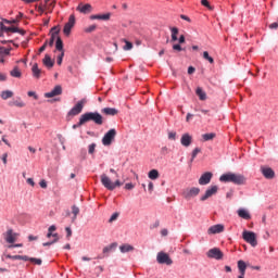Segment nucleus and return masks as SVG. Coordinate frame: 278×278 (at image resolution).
Wrapping results in <instances>:
<instances>
[{"mask_svg":"<svg viewBox=\"0 0 278 278\" xmlns=\"http://www.w3.org/2000/svg\"><path fill=\"white\" fill-rule=\"evenodd\" d=\"M222 184H235V186H244L247 184V177L242 174L226 173L219 177Z\"/></svg>","mask_w":278,"mask_h":278,"instance_id":"f257e3e1","label":"nucleus"},{"mask_svg":"<svg viewBox=\"0 0 278 278\" xmlns=\"http://www.w3.org/2000/svg\"><path fill=\"white\" fill-rule=\"evenodd\" d=\"M90 121L96 125H103V115L99 112H87L80 115V125H86Z\"/></svg>","mask_w":278,"mask_h":278,"instance_id":"f03ea898","label":"nucleus"},{"mask_svg":"<svg viewBox=\"0 0 278 278\" xmlns=\"http://www.w3.org/2000/svg\"><path fill=\"white\" fill-rule=\"evenodd\" d=\"M100 179L102 186L110 191L116 190V188H121V186H123V182H121L118 179L113 182L112 179L105 174H102Z\"/></svg>","mask_w":278,"mask_h":278,"instance_id":"7ed1b4c3","label":"nucleus"},{"mask_svg":"<svg viewBox=\"0 0 278 278\" xmlns=\"http://www.w3.org/2000/svg\"><path fill=\"white\" fill-rule=\"evenodd\" d=\"M88 103V100L86 98H83L80 101H78L67 113V116H77L81 114L84 111V106Z\"/></svg>","mask_w":278,"mask_h":278,"instance_id":"20e7f679","label":"nucleus"},{"mask_svg":"<svg viewBox=\"0 0 278 278\" xmlns=\"http://www.w3.org/2000/svg\"><path fill=\"white\" fill-rule=\"evenodd\" d=\"M242 238L248 244H251V247H257V235H255V232L244 230L242 232Z\"/></svg>","mask_w":278,"mask_h":278,"instance_id":"39448f33","label":"nucleus"},{"mask_svg":"<svg viewBox=\"0 0 278 278\" xmlns=\"http://www.w3.org/2000/svg\"><path fill=\"white\" fill-rule=\"evenodd\" d=\"M201 189L199 187L187 188L182 191V197L186 201H190L194 199V197H199Z\"/></svg>","mask_w":278,"mask_h":278,"instance_id":"423d86ee","label":"nucleus"},{"mask_svg":"<svg viewBox=\"0 0 278 278\" xmlns=\"http://www.w3.org/2000/svg\"><path fill=\"white\" fill-rule=\"evenodd\" d=\"M116 138V129L112 128L102 138V144L104 147H110L112 144V141Z\"/></svg>","mask_w":278,"mask_h":278,"instance_id":"0eeeda50","label":"nucleus"},{"mask_svg":"<svg viewBox=\"0 0 278 278\" xmlns=\"http://www.w3.org/2000/svg\"><path fill=\"white\" fill-rule=\"evenodd\" d=\"M18 232H14L12 228L8 229L4 233V240L8 244H14L18 240Z\"/></svg>","mask_w":278,"mask_h":278,"instance_id":"6e6552de","label":"nucleus"},{"mask_svg":"<svg viewBox=\"0 0 278 278\" xmlns=\"http://www.w3.org/2000/svg\"><path fill=\"white\" fill-rule=\"evenodd\" d=\"M75 23H76L75 15L74 14L70 15L68 22L64 25V28H63L64 36H71V31L75 27Z\"/></svg>","mask_w":278,"mask_h":278,"instance_id":"1a4fd4ad","label":"nucleus"},{"mask_svg":"<svg viewBox=\"0 0 278 278\" xmlns=\"http://www.w3.org/2000/svg\"><path fill=\"white\" fill-rule=\"evenodd\" d=\"M156 262L159 264H166L167 266H170L173 264V260H170V256L164 252H159L156 256Z\"/></svg>","mask_w":278,"mask_h":278,"instance_id":"9d476101","label":"nucleus"},{"mask_svg":"<svg viewBox=\"0 0 278 278\" xmlns=\"http://www.w3.org/2000/svg\"><path fill=\"white\" fill-rule=\"evenodd\" d=\"M207 257H210L211 260H223V251H220V249L218 248H213L211 250L207 251L206 253Z\"/></svg>","mask_w":278,"mask_h":278,"instance_id":"9b49d317","label":"nucleus"},{"mask_svg":"<svg viewBox=\"0 0 278 278\" xmlns=\"http://www.w3.org/2000/svg\"><path fill=\"white\" fill-rule=\"evenodd\" d=\"M0 31H5L7 34L11 31L12 34H22V36L25 34V30H21L14 26H4L2 22L0 23Z\"/></svg>","mask_w":278,"mask_h":278,"instance_id":"f8f14e48","label":"nucleus"},{"mask_svg":"<svg viewBox=\"0 0 278 278\" xmlns=\"http://www.w3.org/2000/svg\"><path fill=\"white\" fill-rule=\"evenodd\" d=\"M261 173L265 179H275V170L268 166H261Z\"/></svg>","mask_w":278,"mask_h":278,"instance_id":"ddd939ff","label":"nucleus"},{"mask_svg":"<svg viewBox=\"0 0 278 278\" xmlns=\"http://www.w3.org/2000/svg\"><path fill=\"white\" fill-rule=\"evenodd\" d=\"M218 192V186H211L208 189H206L205 194H203L200 200L201 201H207L210 197H214Z\"/></svg>","mask_w":278,"mask_h":278,"instance_id":"4468645a","label":"nucleus"},{"mask_svg":"<svg viewBox=\"0 0 278 278\" xmlns=\"http://www.w3.org/2000/svg\"><path fill=\"white\" fill-rule=\"evenodd\" d=\"M62 94V86L56 85L50 92H46V99H53V97H60Z\"/></svg>","mask_w":278,"mask_h":278,"instance_id":"2eb2a0df","label":"nucleus"},{"mask_svg":"<svg viewBox=\"0 0 278 278\" xmlns=\"http://www.w3.org/2000/svg\"><path fill=\"white\" fill-rule=\"evenodd\" d=\"M180 144L182 147H185L186 149H188V147H190V144H192V135H190L189 132L182 134V136L180 138Z\"/></svg>","mask_w":278,"mask_h":278,"instance_id":"dca6fc26","label":"nucleus"},{"mask_svg":"<svg viewBox=\"0 0 278 278\" xmlns=\"http://www.w3.org/2000/svg\"><path fill=\"white\" fill-rule=\"evenodd\" d=\"M212 177H214V174H212L211 172L202 174V176L199 179L200 186H207V184L212 181Z\"/></svg>","mask_w":278,"mask_h":278,"instance_id":"f3484780","label":"nucleus"},{"mask_svg":"<svg viewBox=\"0 0 278 278\" xmlns=\"http://www.w3.org/2000/svg\"><path fill=\"white\" fill-rule=\"evenodd\" d=\"M223 231H225V226L223 224H217V225L211 226L207 230V233L212 236L216 233H223Z\"/></svg>","mask_w":278,"mask_h":278,"instance_id":"a211bd4d","label":"nucleus"},{"mask_svg":"<svg viewBox=\"0 0 278 278\" xmlns=\"http://www.w3.org/2000/svg\"><path fill=\"white\" fill-rule=\"evenodd\" d=\"M77 12H80V14H90L92 12V5L90 3L87 4H78L76 8Z\"/></svg>","mask_w":278,"mask_h":278,"instance_id":"6ab92c4d","label":"nucleus"},{"mask_svg":"<svg viewBox=\"0 0 278 278\" xmlns=\"http://www.w3.org/2000/svg\"><path fill=\"white\" fill-rule=\"evenodd\" d=\"M110 16H112L110 13L90 15V21H110Z\"/></svg>","mask_w":278,"mask_h":278,"instance_id":"aec40b11","label":"nucleus"},{"mask_svg":"<svg viewBox=\"0 0 278 278\" xmlns=\"http://www.w3.org/2000/svg\"><path fill=\"white\" fill-rule=\"evenodd\" d=\"M9 105L15 106V108H25L26 104L23 101V99H21V97H17V98L13 99L12 101H10Z\"/></svg>","mask_w":278,"mask_h":278,"instance_id":"412c9836","label":"nucleus"},{"mask_svg":"<svg viewBox=\"0 0 278 278\" xmlns=\"http://www.w3.org/2000/svg\"><path fill=\"white\" fill-rule=\"evenodd\" d=\"M42 62L46 68H53L55 64V61L51 60V56L49 54L45 55Z\"/></svg>","mask_w":278,"mask_h":278,"instance_id":"4be33fe9","label":"nucleus"},{"mask_svg":"<svg viewBox=\"0 0 278 278\" xmlns=\"http://www.w3.org/2000/svg\"><path fill=\"white\" fill-rule=\"evenodd\" d=\"M101 112L106 116H116V114H118V110H116L115 108H104L101 110Z\"/></svg>","mask_w":278,"mask_h":278,"instance_id":"5701e85b","label":"nucleus"},{"mask_svg":"<svg viewBox=\"0 0 278 278\" xmlns=\"http://www.w3.org/2000/svg\"><path fill=\"white\" fill-rule=\"evenodd\" d=\"M116 247H118V243H111L110 245L103 248L102 253L108 255L109 253H112V251H116Z\"/></svg>","mask_w":278,"mask_h":278,"instance_id":"b1692460","label":"nucleus"},{"mask_svg":"<svg viewBox=\"0 0 278 278\" xmlns=\"http://www.w3.org/2000/svg\"><path fill=\"white\" fill-rule=\"evenodd\" d=\"M238 216L240 218H243L244 220H250V218H251V214L249 213V211H247L244 208L238 210Z\"/></svg>","mask_w":278,"mask_h":278,"instance_id":"393cba45","label":"nucleus"},{"mask_svg":"<svg viewBox=\"0 0 278 278\" xmlns=\"http://www.w3.org/2000/svg\"><path fill=\"white\" fill-rule=\"evenodd\" d=\"M11 77H15L16 79H21L23 77V73L18 66H14L13 70L10 72Z\"/></svg>","mask_w":278,"mask_h":278,"instance_id":"a878e982","label":"nucleus"},{"mask_svg":"<svg viewBox=\"0 0 278 278\" xmlns=\"http://www.w3.org/2000/svg\"><path fill=\"white\" fill-rule=\"evenodd\" d=\"M52 31H54V33H52L49 42L47 41L48 45H49V47H52V46L54 45V42H55V37L60 34V29H58V27L54 26V27L52 28Z\"/></svg>","mask_w":278,"mask_h":278,"instance_id":"bb28decb","label":"nucleus"},{"mask_svg":"<svg viewBox=\"0 0 278 278\" xmlns=\"http://www.w3.org/2000/svg\"><path fill=\"white\" fill-rule=\"evenodd\" d=\"M33 71V77L36 79H40V74L42 73V70L38 67V64L35 63L31 67Z\"/></svg>","mask_w":278,"mask_h":278,"instance_id":"cd10ccee","label":"nucleus"},{"mask_svg":"<svg viewBox=\"0 0 278 278\" xmlns=\"http://www.w3.org/2000/svg\"><path fill=\"white\" fill-rule=\"evenodd\" d=\"M0 97L3 99V101H8V99H12L14 97V92L11 90H4L1 92Z\"/></svg>","mask_w":278,"mask_h":278,"instance_id":"c85d7f7f","label":"nucleus"},{"mask_svg":"<svg viewBox=\"0 0 278 278\" xmlns=\"http://www.w3.org/2000/svg\"><path fill=\"white\" fill-rule=\"evenodd\" d=\"M238 269L240 275L247 274V263L244 261H238Z\"/></svg>","mask_w":278,"mask_h":278,"instance_id":"c756f323","label":"nucleus"},{"mask_svg":"<svg viewBox=\"0 0 278 278\" xmlns=\"http://www.w3.org/2000/svg\"><path fill=\"white\" fill-rule=\"evenodd\" d=\"M195 94H198L200 101H205V99H207V94L205 93V91H203L201 87L197 88Z\"/></svg>","mask_w":278,"mask_h":278,"instance_id":"7c9ffc66","label":"nucleus"},{"mask_svg":"<svg viewBox=\"0 0 278 278\" xmlns=\"http://www.w3.org/2000/svg\"><path fill=\"white\" fill-rule=\"evenodd\" d=\"M121 253H130V251H134V247L131 244H123L119 247Z\"/></svg>","mask_w":278,"mask_h":278,"instance_id":"2f4dec72","label":"nucleus"},{"mask_svg":"<svg viewBox=\"0 0 278 278\" xmlns=\"http://www.w3.org/2000/svg\"><path fill=\"white\" fill-rule=\"evenodd\" d=\"M55 49L56 51H61V53L64 52V42L60 37H56Z\"/></svg>","mask_w":278,"mask_h":278,"instance_id":"473e14b6","label":"nucleus"},{"mask_svg":"<svg viewBox=\"0 0 278 278\" xmlns=\"http://www.w3.org/2000/svg\"><path fill=\"white\" fill-rule=\"evenodd\" d=\"M149 179L155 180L160 178V172L157 169H152L148 174Z\"/></svg>","mask_w":278,"mask_h":278,"instance_id":"72a5a7b5","label":"nucleus"},{"mask_svg":"<svg viewBox=\"0 0 278 278\" xmlns=\"http://www.w3.org/2000/svg\"><path fill=\"white\" fill-rule=\"evenodd\" d=\"M170 31H172V42H177L178 40L177 34H179V28L173 27L170 28Z\"/></svg>","mask_w":278,"mask_h":278,"instance_id":"f704fd0d","label":"nucleus"},{"mask_svg":"<svg viewBox=\"0 0 278 278\" xmlns=\"http://www.w3.org/2000/svg\"><path fill=\"white\" fill-rule=\"evenodd\" d=\"M202 138L204 142H208V140H214V138H216V134L214 132L204 134L202 135Z\"/></svg>","mask_w":278,"mask_h":278,"instance_id":"c9c22d12","label":"nucleus"},{"mask_svg":"<svg viewBox=\"0 0 278 278\" xmlns=\"http://www.w3.org/2000/svg\"><path fill=\"white\" fill-rule=\"evenodd\" d=\"M72 214L74 215L72 220H77V216L79 215V207L77 205L72 206Z\"/></svg>","mask_w":278,"mask_h":278,"instance_id":"e433bc0d","label":"nucleus"},{"mask_svg":"<svg viewBox=\"0 0 278 278\" xmlns=\"http://www.w3.org/2000/svg\"><path fill=\"white\" fill-rule=\"evenodd\" d=\"M53 238L54 239L52 241L42 243V247H51V244H55V242H58V240H60V237L58 236V233H54Z\"/></svg>","mask_w":278,"mask_h":278,"instance_id":"4c0bfd02","label":"nucleus"},{"mask_svg":"<svg viewBox=\"0 0 278 278\" xmlns=\"http://www.w3.org/2000/svg\"><path fill=\"white\" fill-rule=\"evenodd\" d=\"M10 51H12V48H5L0 46V55L2 56L10 55Z\"/></svg>","mask_w":278,"mask_h":278,"instance_id":"58836bf2","label":"nucleus"},{"mask_svg":"<svg viewBox=\"0 0 278 278\" xmlns=\"http://www.w3.org/2000/svg\"><path fill=\"white\" fill-rule=\"evenodd\" d=\"M203 58H204V60H206L207 62H210V64H214V58L210 56V52L204 51V52H203Z\"/></svg>","mask_w":278,"mask_h":278,"instance_id":"ea45409f","label":"nucleus"},{"mask_svg":"<svg viewBox=\"0 0 278 278\" xmlns=\"http://www.w3.org/2000/svg\"><path fill=\"white\" fill-rule=\"evenodd\" d=\"M199 153H201V148H195L191 153L192 160H195Z\"/></svg>","mask_w":278,"mask_h":278,"instance_id":"a19ab883","label":"nucleus"},{"mask_svg":"<svg viewBox=\"0 0 278 278\" xmlns=\"http://www.w3.org/2000/svg\"><path fill=\"white\" fill-rule=\"evenodd\" d=\"M94 29H97V25H90L87 28H85V33L92 34V31H94Z\"/></svg>","mask_w":278,"mask_h":278,"instance_id":"79ce46f5","label":"nucleus"},{"mask_svg":"<svg viewBox=\"0 0 278 278\" xmlns=\"http://www.w3.org/2000/svg\"><path fill=\"white\" fill-rule=\"evenodd\" d=\"M30 262L33 264H36L37 266H41L42 265V260H40V258L30 257Z\"/></svg>","mask_w":278,"mask_h":278,"instance_id":"37998d69","label":"nucleus"},{"mask_svg":"<svg viewBox=\"0 0 278 278\" xmlns=\"http://www.w3.org/2000/svg\"><path fill=\"white\" fill-rule=\"evenodd\" d=\"M134 49V43L126 41V45L124 46V51H131Z\"/></svg>","mask_w":278,"mask_h":278,"instance_id":"c03bdc74","label":"nucleus"},{"mask_svg":"<svg viewBox=\"0 0 278 278\" xmlns=\"http://www.w3.org/2000/svg\"><path fill=\"white\" fill-rule=\"evenodd\" d=\"M94 149H97V143L89 144L88 153L92 155V153H94Z\"/></svg>","mask_w":278,"mask_h":278,"instance_id":"a18cd8bd","label":"nucleus"},{"mask_svg":"<svg viewBox=\"0 0 278 278\" xmlns=\"http://www.w3.org/2000/svg\"><path fill=\"white\" fill-rule=\"evenodd\" d=\"M3 23H7V25H16V23H18V20H7V18H3L2 20Z\"/></svg>","mask_w":278,"mask_h":278,"instance_id":"49530a36","label":"nucleus"},{"mask_svg":"<svg viewBox=\"0 0 278 278\" xmlns=\"http://www.w3.org/2000/svg\"><path fill=\"white\" fill-rule=\"evenodd\" d=\"M168 140H177V132L169 131L168 132Z\"/></svg>","mask_w":278,"mask_h":278,"instance_id":"de8ad7c7","label":"nucleus"},{"mask_svg":"<svg viewBox=\"0 0 278 278\" xmlns=\"http://www.w3.org/2000/svg\"><path fill=\"white\" fill-rule=\"evenodd\" d=\"M64 60V52H61V54L56 59V63L59 66H62V61Z\"/></svg>","mask_w":278,"mask_h":278,"instance_id":"09e8293b","label":"nucleus"},{"mask_svg":"<svg viewBox=\"0 0 278 278\" xmlns=\"http://www.w3.org/2000/svg\"><path fill=\"white\" fill-rule=\"evenodd\" d=\"M117 218H118V213H113L109 219V223H114V220H117Z\"/></svg>","mask_w":278,"mask_h":278,"instance_id":"8fccbe9b","label":"nucleus"},{"mask_svg":"<svg viewBox=\"0 0 278 278\" xmlns=\"http://www.w3.org/2000/svg\"><path fill=\"white\" fill-rule=\"evenodd\" d=\"M134 188H136V186L134 184H131V182H127L125 185V190H134Z\"/></svg>","mask_w":278,"mask_h":278,"instance_id":"3c124183","label":"nucleus"},{"mask_svg":"<svg viewBox=\"0 0 278 278\" xmlns=\"http://www.w3.org/2000/svg\"><path fill=\"white\" fill-rule=\"evenodd\" d=\"M27 96H28V97H34V99H35L36 101H38V94H36V91H28V92H27Z\"/></svg>","mask_w":278,"mask_h":278,"instance_id":"603ef678","label":"nucleus"},{"mask_svg":"<svg viewBox=\"0 0 278 278\" xmlns=\"http://www.w3.org/2000/svg\"><path fill=\"white\" fill-rule=\"evenodd\" d=\"M20 260H22L23 262H31V257L27 255H20Z\"/></svg>","mask_w":278,"mask_h":278,"instance_id":"864d4df0","label":"nucleus"},{"mask_svg":"<svg viewBox=\"0 0 278 278\" xmlns=\"http://www.w3.org/2000/svg\"><path fill=\"white\" fill-rule=\"evenodd\" d=\"M65 231H66V238H71V236H73V230L71 229V227H66Z\"/></svg>","mask_w":278,"mask_h":278,"instance_id":"5fc2aeb1","label":"nucleus"},{"mask_svg":"<svg viewBox=\"0 0 278 278\" xmlns=\"http://www.w3.org/2000/svg\"><path fill=\"white\" fill-rule=\"evenodd\" d=\"M7 258H8V260H21V255H11V254H8V255H7Z\"/></svg>","mask_w":278,"mask_h":278,"instance_id":"6e6d98bb","label":"nucleus"},{"mask_svg":"<svg viewBox=\"0 0 278 278\" xmlns=\"http://www.w3.org/2000/svg\"><path fill=\"white\" fill-rule=\"evenodd\" d=\"M174 51H184V48L179 43L173 46Z\"/></svg>","mask_w":278,"mask_h":278,"instance_id":"4d7b16f0","label":"nucleus"},{"mask_svg":"<svg viewBox=\"0 0 278 278\" xmlns=\"http://www.w3.org/2000/svg\"><path fill=\"white\" fill-rule=\"evenodd\" d=\"M1 160L4 165L8 164V153L2 154Z\"/></svg>","mask_w":278,"mask_h":278,"instance_id":"13d9d810","label":"nucleus"},{"mask_svg":"<svg viewBox=\"0 0 278 278\" xmlns=\"http://www.w3.org/2000/svg\"><path fill=\"white\" fill-rule=\"evenodd\" d=\"M269 29H278V22H274L269 25Z\"/></svg>","mask_w":278,"mask_h":278,"instance_id":"bf43d9fd","label":"nucleus"},{"mask_svg":"<svg viewBox=\"0 0 278 278\" xmlns=\"http://www.w3.org/2000/svg\"><path fill=\"white\" fill-rule=\"evenodd\" d=\"M39 186H40V188L46 189L47 188V180H45V179L40 180Z\"/></svg>","mask_w":278,"mask_h":278,"instance_id":"052dcab7","label":"nucleus"},{"mask_svg":"<svg viewBox=\"0 0 278 278\" xmlns=\"http://www.w3.org/2000/svg\"><path fill=\"white\" fill-rule=\"evenodd\" d=\"M161 153H162L163 155L168 154V148H167V147H163V148L161 149Z\"/></svg>","mask_w":278,"mask_h":278,"instance_id":"680f3d73","label":"nucleus"},{"mask_svg":"<svg viewBox=\"0 0 278 278\" xmlns=\"http://www.w3.org/2000/svg\"><path fill=\"white\" fill-rule=\"evenodd\" d=\"M201 4L204 5V8H210V1L207 0H201Z\"/></svg>","mask_w":278,"mask_h":278,"instance_id":"e2e57ef3","label":"nucleus"},{"mask_svg":"<svg viewBox=\"0 0 278 278\" xmlns=\"http://www.w3.org/2000/svg\"><path fill=\"white\" fill-rule=\"evenodd\" d=\"M8 79V75L0 73V81H5Z\"/></svg>","mask_w":278,"mask_h":278,"instance_id":"0e129e2a","label":"nucleus"},{"mask_svg":"<svg viewBox=\"0 0 278 278\" xmlns=\"http://www.w3.org/2000/svg\"><path fill=\"white\" fill-rule=\"evenodd\" d=\"M26 182H27L29 186H33V187L36 186V182H34V179H33V178H28V179L26 180Z\"/></svg>","mask_w":278,"mask_h":278,"instance_id":"69168bd1","label":"nucleus"},{"mask_svg":"<svg viewBox=\"0 0 278 278\" xmlns=\"http://www.w3.org/2000/svg\"><path fill=\"white\" fill-rule=\"evenodd\" d=\"M48 42L46 41L42 47L39 48V53H42L47 49Z\"/></svg>","mask_w":278,"mask_h":278,"instance_id":"338daca9","label":"nucleus"},{"mask_svg":"<svg viewBox=\"0 0 278 278\" xmlns=\"http://www.w3.org/2000/svg\"><path fill=\"white\" fill-rule=\"evenodd\" d=\"M197 71L193 66L188 67V75H192Z\"/></svg>","mask_w":278,"mask_h":278,"instance_id":"774afa93","label":"nucleus"}]
</instances>
